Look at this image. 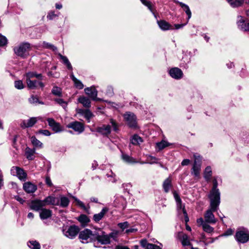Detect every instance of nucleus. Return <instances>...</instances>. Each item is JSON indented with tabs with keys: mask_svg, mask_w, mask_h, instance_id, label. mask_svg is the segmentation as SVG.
<instances>
[{
	"mask_svg": "<svg viewBox=\"0 0 249 249\" xmlns=\"http://www.w3.org/2000/svg\"><path fill=\"white\" fill-rule=\"evenodd\" d=\"M210 208L207 210L204 214V218L206 223L215 224L217 220L215 218L213 212L216 211L219 207L220 201L210 200Z\"/></svg>",
	"mask_w": 249,
	"mask_h": 249,
	"instance_id": "nucleus-1",
	"label": "nucleus"
},
{
	"mask_svg": "<svg viewBox=\"0 0 249 249\" xmlns=\"http://www.w3.org/2000/svg\"><path fill=\"white\" fill-rule=\"evenodd\" d=\"M96 230L91 231L86 229L79 232V238L83 243H87L95 240Z\"/></svg>",
	"mask_w": 249,
	"mask_h": 249,
	"instance_id": "nucleus-2",
	"label": "nucleus"
},
{
	"mask_svg": "<svg viewBox=\"0 0 249 249\" xmlns=\"http://www.w3.org/2000/svg\"><path fill=\"white\" fill-rule=\"evenodd\" d=\"M30 50L31 45L27 42L21 43L14 48L15 54L22 58H25L28 55Z\"/></svg>",
	"mask_w": 249,
	"mask_h": 249,
	"instance_id": "nucleus-3",
	"label": "nucleus"
},
{
	"mask_svg": "<svg viewBox=\"0 0 249 249\" xmlns=\"http://www.w3.org/2000/svg\"><path fill=\"white\" fill-rule=\"evenodd\" d=\"M235 237L238 242L246 243L249 240V231L245 228H239L236 232Z\"/></svg>",
	"mask_w": 249,
	"mask_h": 249,
	"instance_id": "nucleus-4",
	"label": "nucleus"
},
{
	"mask_svg": "<svg viewBox=\"0 0 249 249\" xmlns=\"http://www.w3.org/2000/svg\"><path fill=\"white\" fill-rule=\"evenodd\" d=\"M111 237V234H107L105 232L99 229L96 230L95 234V240H97L98 242L103 245H107L110 243Z\"/></svg>",
	"mask_w": 249,
	"mask_h": 249,
	"instance_id": "nucleus-5",
	"label": "nucleus"
},
{
	"mask_svg": "<svg viewBox=\"0 0 249 249\" xmlns=\"http://www.w3.org/2000/svg\"><path fill=\"white\" fill-rule=\"evenodd\" d=\"M194 163L192 169L191 174L196 178H199L201 165V157L197 154H194Z\"/></svg>",
	"mask_w": 249,
	"mask_h": 249,
	"instance_id": "nucleus-6",
	"label": "nucleus"
},
{
	"mask_svg": "<svg viewBox=\"0 0 249 249\" xmlns=\"http://www.w3.org/2000/svg\"><path fill=\"white\" fill-rule=\"evenodd\" d=\"M63 233L65 236L70 239H73L77 235L79 232V228L75 225H72L69 227H63Z\"/></svg>",
	"mask_w": 249,
	"mask_h": 249,
	"instance_id": "nucleus-7",
	"label": "nucleus"
},
{
	"mask_svg": "<svg viewBox=\"0 0 249 249\" xmlns=\"http://www.w3.org/2000/svg\"><path fill=\"white\" fill-rule=\"evenodd\" d=\"M218 183L216 179L213 180V187L209 195L210 200L220 201V193L217 189Z\"/></svg>",
	"mask_w": 249,
	"mask_h": 249,
	"instance_id": "nucleus-8",
	"label": "nucleus"
},
{
	"mask_svg": "<svg viewBox=\"0 0 249 249\" xmlns=\"http://www.w3.org/2000/svg\"><path fill=\"white\" fill-rule=\"evenodd\" d=\"M124 119L126 122L127 124L132 128H136L137 126V122L136 116L134 113L127 112L124 115Z\"/></svg>",
	"mask_w": 249,
	"mask_h": 249,
	"instance_id": "nucleus-9",
	"label": "nucleus"
},
{
	"mask_svg": "<svg viewBox=\"0 0 249 249\" xmlns=\"http://www.w3.org/2000/svg\"><path fill=\"white\" fill-rule=\"evenodd\" d=\"M11 174L13 176H17L21 181H25L27 175L24 170L18 166H13L11 169Z\"/></svg>",
	"mask_w": 249,
	"mask_h": 249,
	"instance_id": "nucleus-10",
	"label": "nucleus"
},
{
	"mask_svg": "<svg viewBox=\"0 0 249 249\" xmlns=\"http://www.w3.org/2000/svg\"><path fill=\"white\" fill-rule=\"evenodd\" d=\"M67 127L71 128L78 133H81L84 130V127L83 124L79 122L75 121L69 124Z\"/></svg>",
	"mask_w": 249,
	"mask_h": 249,
	"instance_id": "nucleus-11",
	"label": "nucleus"
},
{
	"mask_svg": "<svg viewBox=\"0 0 249 249\" xmlns=\"http://www.w3.org/2000/svg\"><path fill=\"white\" fill-rule=\"evenodd\" d=\"M237 24L238 28L244 31H249V21L245 20L241 16L238 17Z\"/></svg>",
	"mask_w": 249,
	"mask_h": 249,
	"instance_id": "nucleus-12",
	"label": "nucleus"
},
{
	"mask_svg": "<svg viewBox=\"0 0 249 249\" xmlns=\"http://www.w3.org/2000/svg\"><path fill=\"white\" fill-rule=\"evenodd\" d=\"M85 92L87 94L91 99L93 100H98L97 98L98 91L94 86L86 88L84 89Z\"/></svg>",
	"mask_w": 249,
	"mask_h": 249,
	"instance_id": "nucleus-13",
	"label": "nucleus"
},
{
	"mask_svg": "<svg viewBox=\"0 0 249 249\" xmlns=\"http://www.w3.org/2000/svg\"><path fill=\"white\" fill-rule=\"evenodd\" d=\"M27 87L30 89H36L39 86L42 89L45 87L44 84L39 80H30L26 82Z\"/></svg>",
	"mask_w": 249,
	"mask_h": 249,
	"instance_id": "nucleus-14",
	"label": "nucleus"
},
{
	"mask_svg": "<svg viewBox=\"0 0 249 249\" xmlns=\"http://www.w3.org/2000/svg\"><path fill=\"white\" fill-rule=\"evenodd\" d=\"M176 237L181 241V244L183 246L191 245L189 237L186 234H184L182 232H178Z\"/></svg>",
	"mask_w": 249,
	"mask_h": 249,
	"instance_id": "nucleus-15",
	"label": "nucleus"
},
{
	"mask_svg": "<svg viewBox=\"0 0 249 249\" xmlns=\"http://www.w3.org/2000/svg\"><path fill=\"white\" fill-rule=\"evenodd\" d=\"M170 75L176 79H179L182 77L183 72L182 71L178 68H173L169 71Z\"/></svg>",
	"mask_w": 249,
	"mask_h": 249,
	"instance_id": "nucleus-16",
	"label": "nucleus"
},
{
	"mask_svg": "<svg viewBox=\"0 0 249 249\" xmlns=\"http://www.w3.org/2000/svg\"><path fill=\"white\" fill-rule=\"evenodd\" d=\"M45 206L44 202L43 200H35L31 202L30 204V208L34 211H38L41 210V208Z\"/></svg>",
	"mask_w": 249,
	"mask_h": 249,
	"instance_id": "nucleus-17",
	"label": "nucleus"
},
{
	"mask_svg": "<svg viewBox=\"0 0 249 249\" xmlns=\"http://www.w3.org/2000/svg\"><path fill=\"white\" fill-rule=\"evenodd\" d=\"M111 125L104 124L96 128V131L103 135L107 136L111 132Z\"/></svg>",
	"mask_w": 249,
	"mask_h": 249,
	"instance_id": "nucleus-18",
	"label": "nucleus"
},
{
	"mask_svg": "<svg viewBox=\"0 0 249 249\" xmlns=\"http://www.w3.org/2000/svg\"><path fill=\"white\" fill-rule=\"evenodd\" d=\"M24 77L25 78L26 82L32 80L31 79L36 77L38 80H42L43 78L41 73H37L36 71H29L26 72Z\"/></svg>",
	"mask_w": 249,
	"mask_h": 249,
	"instance_id": "nucleus-19",
	"label": "nucleus"
},
{
	"mask_svg": "<svg viewBox=\"0 0 249 249\" xmlns=\"http://www.w3.org/2000/svg\"><path fill=\"white\" fill-rule=\"evenodd\" d=\"M37 121V118L32 117L27 120H23L20 124L22 128L32 127Z\"/></svg>",
	"mask_w": 249,
	"mask_h": 249,
	"instance_id": "nucleus-20",
	"label": "nucleus"
},
{
	"mask_svg": "<svg viewBox=\"0 0 249 249\" xmlns=\"http://www.w3.org/2000/svg\"><path fill=\"white\" fill-rule=\"evenodd\" d=\"M23 188L27 193H33L37 190V186L28 181L23 184Z\"/></svg>",
	"mask_w": 249,
	"mask_h": 249,
	"instance_id": "nucleus-21",
	"label": "nucleus"
},
{
	"mask_svg": "<svg viewBox=\"0 0 249 249\" xmlns=\"http://www.w3.org/2000/svg\"><path fill=\"white\" fill-rule=\"evenodd\" d=\"M173 195L177 203V207L178 211L179 212L181 211L183 213V210H185V207L184 205L182 204V201L180 198V196L176 192H174L173 193Z\"/></svg>",
	"mask_w": 249,
	"mask_h": 249,
	"instance_id": "nucleus-22",
	"label": "nucleus"
},
{
	"mask_svg": "<svg viewBox=\"0 0 249 249\" xmlns=\"http://www.w3.org/2000/svg\"><path fill=\"white\" fill-rule=\"evenodd\" d=\"M159 27L162 30L164 31L168 30H172L174 28L172 27V25L169 24L168 22L164 20H160L157 21Z\"/></svg>",
	"mask_w": 249,
	"mask_h": 249,
	"instance_id": "nucleus-23",
	"label": "nucleus"
},
{
	"mask_svg": "<svg viewBox=\"0 0 249 249\" xmlns=\"http://www.w3.org/2000/svg\"><path fill=\"white\" fill-rule=\"evenodd\" d=\"M228 2L232 7H237L241 6L244 2L249 4V0H227Z\"/></svg>",
	"mask_w": 249,
	"mask_h": 249,
	"instance_id": "nucleus-24",
	"label": "nucleus"
},
{
	"mask_svg": "<svg viewBox=\"0 0 249 249\" xmlns=\"http://www.w3.org/2000/svg\"><path fill=\"white\" fill-rule=\"evenodd\" d=\"M78 102L82 104L83 107L89 108L91 106V102L89 98L85 96H80L78 99Z\"/></svg>",
	"mask_w": 249,
	"mask_h": 249,
	"instance_id": "nucleus-25",
	"label": "nucleus"
},
{
	"mask_svg": "<svg viewBox=\"0 0 249 249\" xmlns=\"http://www.w3.org/2000/svg\"><path fill=\"white\" fill-rule=\"evenodd\" d=\"M108 209L107 208H103L99 213L95 214L93 215V220L96 222H99L103 218L105 214L108 212Z\"/></svg>",
	"mask_w": 249,
	"mask_h": 249,
	"instance_id": "nucleus-26",
	"label": "nucleus"
},
{
	"mask_svg": "<svg viewBox=\"0 0 249 249\" xmlns=\"http://www.w3.org/2000/svg\"><path fill=\"white\" fill-rule=\"evenodd\" d=\"M41 219H46L52 216V211L46 209H42L39 213Z\"/></svg>",
	"mask_w": 249,
	"mask_h": 249,
	"instance_id": "nucleus-27",
	"label": "nucleus"
},
{
	"mask_svg": "<svg viewBox=\"0 0 249 249\" xmlns=\"http://www.w3.org/2000/svg\"><path fill=\"white\" fill-rule=\"evenodd\" d=\"M35 149H30L27 148L25 150V156L29 160H33L35 158L34 154L35 153Z\"/></svg>",
	"mask_w": 249,
	"mask_h": 249,
	"instance_id": "nucleus-28",
	"label": "nucleus"
},
{
	"mask_svg": "<svg viewBox=\"0 0 249 249\" xmlns=\"http://www.w3.org/2000/svg\"><path fill=\"white\" fill-rule=\"evenodd\" d=\"M80 113L86 119L88 123L90 122L91 118L94 116L93 113L89 109L82 110Z\"/></svg>",
	"mask_w": 249,
	"mask_h": 249,
	"instance_id": "nucleus-29",
	"label": "nucleus"
},
{
	"mask_svg": "<svg viewBox=\"0 0 249 249\" xmlns=\"http://www.w3.org/2000/svg\"><path fill=\"white\" fill-rule=\"evenodd\" d=\"M212 175V171L211 166L206 167L204 172V178L207 181H209Z\"/></svg>",
	"mask_w": 249,
	"mask_h": 249,
	"instance_id": "nucleus-30",
	"label": "nucleus"
},
{
	"mask_svg": "<svg viewBox=\"0 0 249 249\" xmlns=\"http://www.w3.org/2000/svg\"><path fill=\"white\" fill-rule=\"evenodd\" d=\"M158 159L155 157L151 155H146V161L144 162H141V164L149 163L150 164L154 163H158Z\"/></svg>",
	"mask_w": 249,
	"mask_h": 249,
	"instance_id": "nucleus-31",
	"label": "nucleus"
},
{
	"mask_svg": "<svg viewBox=\"0 0 249 249\" xmlns=\"http://www.w3.org/2000/svg\"><path fill=\"white\" fill-rule=\"evenodd\" d=\"M171 179L170 178H166L163 183V188L165 193H168L171 187Z\"/></svg>",
	"mask_w": 249,
	"mask_h": 249,
	"instance_id": "nucleus-32",
	"label": "nucleus"
},
{
	"mask_svg": "<svg viewBox=\"0 0 249 249\" xmlns=\"http://www.w3.org/2000/svg\"><path fill=\"white\" fill-rule=\"evenodd\" d=\"M43 201L44 202V206L46 204L59 205L58 202H56V198L53 196H48Z\"/></svg>",
	"mask_w": 249,
	"mask_h": 249,
	"instance_id": "nucleus-33",
	"label": "nucleus"
},
{
	"mask_svg": "<svg viewBox=\"0 0 249 249\" xmlns=\"http://www.w3.org/2000/svg\"><path fill=\"white\" fill-rule=\"evenodd\" d=\"M31 142L34 146L36 148H42L43 143L38 140H37L35 136H32L30 138Z\"/></svg>",
	"mask_w": 249,
	"mask_h": 249,
	"instance_id": "nucleus-34",
	"label": "nucleus"
},
{
	"mask_svg": "<svg viewBox=\"0 0 249 249\" xmlns=\"http://www.w3.org/2000/svg\"><path fill=\"white\" fill-rule=\"evenodd\" d=\"M122 158L125 162L129 163H133L137 162L135 159L126 154H122Z\"/></svg>",
	"mask_w": 249,
	"mask_h": 249,
	"instance_id": "nucleus-35",
	"label": "nucleus"
},
{
	"mask_svg": "<svg viewBox=\"0 0 249 249\" xmlns=\"http://www.w3.org/2000/svg\"><path fill=\"white\" fill-rule=\"evenodd\" d=\"M78 220L83 225H87L90 221L89 217L85 214L80 215Z\"/></svg>",
	"mask_w": 249,
	"mask_h": 249,
	"instance_id": "nucleus-36",
	"label": "nucleus"
},
{
	"mask_svg": "<svg viewBox=\"0 0 249 249\" xmlns=\"http://www.w3.org/2000/svg\"><path fill=\"white\" fill-rule=\"evenodd\" d=\"M70 203V200L68 197L64 196L60 197V206L63 208H66L68 206Z\"/></svg>",
	"mask_w": 249,
	"mask_h": 249,
	"instance_id": "nucleus-37",
	"label": "nucleus"
},
{
	"mask_svg": "<svg viewBox=\"0 0 249 249\" xmlns=\"http://www.w3.org/2000/svg\"><path fill=\"white\" fill-rule=\"evenodd\" d=\"M59 56L62 60L63 63L66 65L67 67L69 70H72V68L71 63L68 60V58L66 56H63L60 53H59Z\"/></svg>",
	"mask_w": 249,
	"mask_h": 249,
	"instance_id": "nucleus-38",
	"label": "nucleus"
},
{
	"mask_svg": "<svg viewBox=\"0 0 249 249\" xmlns=\"http://www.w3.org/2000/svg\"><path fill=\"white\" fill-rule=\"evenodd\" d=\"M131 143L134 145H137L140 144L142 142V140L138 135H134L131 139Z\"/></svg>",
	"mask_w": 249,
	"mask_h": 249,
	"instance_id": "nucleus-39",
	"label": "nucleus"
},
{
	"mask_svg": "<svg viewBox=\"0 0 249 249\" xmlns=\"http://www.w3.org/2000/svg\"><path fill=\"white\" fill-rule=\"evenodd\" d=\"M28 246L31 249H40V246L38 242L36 241H29Z\"/></svg>",
	"mask_w": 249,
	"mask_h": 249,
	"instance_id": "nucleus-40",
	"label": "nucleus"
},
{
	"mask_svg": "<svg viewBox=\"0 0 249 249\" xmlns=\"http://www.w3.org/2000/svg\"><path fill=\"white\" fill-rule=\"evenodd\" d=\"M142 3L147 6L149 10L154 14V11L151 2L147 0H140Z\"/></svg>",
	"mask_w": 249,
	"mask_h": 249,
	"instance_id": "nucleus-41",
	"label": "nucleus"
},
{
	"mask_svg": "<svg viewBox=\"0 0 249 249\" xmlns=\"http://www.w3.org/2000/svg\"><path fill=\"white\" fill-rule=\"evenodd\" d=\"M208 223H206L205 224H204V225L202 226V228L204 231L210 233L213 231L214 229L208 225Z\"/></svg>",
	"mask_w": 249,
	"mask_h": 249,
	"instance_id": "nucleus-42",
	"label": "nucleus"
},
{
	"mask_svg": "<svg viewBox=\"0 0 249 249\" xmlns=\"http://www.w3.org/2000/svg\"><path fill=\"white\" fill-rule=\"evenodd\" d=\"M42 45L43 48H46V49H49L53 51L57 50V48L56 47H55L54 45H53L49 43L46 42L45 41H44L42 43Z\"/></svg>",
	"mask_w": 249,
	"mask_h": 249,
	"instance_id": "nucleus-43",
	"label": "nucleus"
},
{
	"mask_svg": "<svg viewBox=\"0 0 249 249\" xmlns=\"http://www.w3.org/2000/svg\"><path fill=\"white\" fill-rule=\"evenodd\" d=\"M72 198L75 200V201L76 202V204L79 206L80 207L84 209V210L88 211V209L85 206V204L80 201L79 199H78L77 198H76L75 196H72Z\"/></svg>",
	"mask_w": 249,
	"mask_h": 249,
	"instance_id": "nucleus-44",
	"label": "nucleus"
},
{
	"mask_svg": "<svg viewBox=\"0 0 249 249\" xmlns=\"http://www.w3.org/2000/svg\"><path fill=\"white\" fill-rule=\"evenodd\" d=\"M54 101L61 106L64 109H65L67 107V103L62 99L55 98L54 99Z\"/></svg>",
	"mask_w": 249,
	"mask_h": 249,
	"instance_id": "nucleus-45",
	"label": "nucleus"
},
{
	"mask_svg": "<svg viewBox=\"0 0 249 249\" xmlns=\"http://www.w3.org/2000/svg\"><path fill=\"white\" fill-rule=\"evenodd\" d=\"M52 93L56 96H61L62 95V90L61 89L57 87H54L52 90Z\"/></svg>",
	"mask_w": 249,
	"mask_h": 249,
	"instance_id": "nucleus-46",
	"label": "nucleus"
},
{
	"mask_svg": "<svg viewBox=\"0 0 249 249\" xmlns=\"http://www.w3.org/2000/svg\"><path fill=\"white\" fill-rule=\"evenodd\" d=\"M156 145L160 150H161L168 146L169 145V143L166 141H162L160 142L157 143Z\"/></svg>",
	"mask_w": 249,
	"mask_h": 249,
	"instance_id": "nucleus-47",
	"label": "nucleus"
},
{
	"mask_svg": "<svg viewBox=\"0 0 249 249\" xmlns=\"http://www.w3.org/2000/svg\"><path fill=\"white\" fill-rule=\"evenodd\" d=\"M51 128H52L53 130L56 133L60 132L63 130V129L60 124L57 122Z\"/></svg>",
	"mask_w": 249,
	"mask_h": 249,
	"instance_id": "nucleus-48",
	"label": "nucleus"
},
{
	"mask_svg": "<svg viewBox=\"0 0 249 249\" xmlns=\"http://www.w3.org/2000/svg\"><path fill=\"white\" fill-rule=\"evenodd\" d=\"M29 101L31 104H35L36 103H38L40 104L43 105L44 103L41 101H39L38 98L36 96L32 95L29 99Z\"/></svg>",
	"mask_w": 249,
	"mask_h": 249,
	"instance_id": "nucleus-49",
	"label": "nucleus"
},
{
	"mask_svg": "<svg viewBox=\"0 0 249 249\" xmlns=\"http://www.w3.org/2000/svg\"><path fill=\"white\" fill-rule=\"evenodd\" d=\"M117 225L118 227L120 228L122 231H124L125 229L128 228L129 224L128 222L125 221L122 223H119Z\"/></svg>",
	"mask_w": 249,
	"mask_h": 249,
	"instance_id": "nucleus-50",
	"label": "nucleus"
},
{
	"mask_svg": "<svg viewBox=\"0 0 249 249\" xmlns=\"http://www.w3.org/2000/svg\"><path fill=\"white\" fill-rule=\"evenodd\" d=\"M36 134H41L46 136H49L51 134V132L46 129H40L36 132Z\"/></svg>",
	"mask_w": 249,
	"mask_h": 249,
	"instance_id": "nucleus-51",
	"label": "nucleus"
},
{
	"mask_svg": "<svg viewBox=\"0 0 249 249\" xmlns=\"http://www.w3.org/2000/svg\"><path fill=\"white\" fill-rule=\"evenodd\" d=\"M15 87L16 89H21L24 88V85L22 81L21 80L16 81L15 82Z\"/></svg>",
	"mask_w": 249,
	"mask_h": 249,
	"instance_id": "nucleus-52",
	"label": "nucleus"
},
{
	"mask_svg": "<svg viewBox=\"0 0 249 249\" xmlns=\"http://www.w3.org/2000/svg\"><path fill=\"white\" fill-rule=\"evenodd\" d=\"M73 82L75 87L79 89H82L84 87V85L81 82V81L77 79H76V80H75Z\"/></svg>",
	"mask_w": 249,
	"mask_h": 249,
	"instance_id": "nucleus-53",
	"label": "nucleus"
},
{
	"mask_svg": "<svg viewBox=\"0 0 249 249\" xmlns=\"http://www.w3.org/2000/svg\"><path fill=\"white\" fill-rule=\"evenodd\" d=\"M7 39L6 37L0 34V46H3L7 44Z\"/></svg>",
	"mask_w": 249,
	"mask_h": 249,
	"instance_id": "nucleus-54",
	"label": "nucleus"
},
{
	"mask_svg": "<svg viewBox=\"0 0 249 249\" xmlns=\"http://www.w3.org/2000/svg\"><path fill=\"white\" fill-rule=\"evenodd\" d=\"M175 2L179 4V5L183 9L184 11L185 12H187L188 11H189L190 10V8L187 5H186L181 2H179L178 1H175Z\"/></svg>",
	"mask_w": 249,
	"mask_h": 249,
	"instance_id": "nucleus-55",
	"label": "nucleus"
},
{
	"mask_svg": "<svg viewBox=\"0 0 249 249\" xmlns=\"http://www.w3.org/2000/svg\"><path fill=\"white\" fill-rule=\"evenodd\" d=\"M110 123L111 124L112 127H113V130L115 132H117L118 130V128L116 123L113 119H110Z\"/></svg>",
	"mask_w": 249,
	"mask_h": 249,
	"instance_id": "nucleus-56",
	"label": "nucleus"
},
{
	"mask_svg": "<svg viewBox=\"0 0 249 249\" xmlns=\"http://www.w3.org/2000/svg\"><path fill=\"white\" fill-rule=\"evenodd\" d=\"M140 244L142 247L146 248L147 249H148V245H150V243H148L146 239L142 240L140 241Z\"/></svg>",
	"mask_w": 249,
	"mask_h": 249,
	"instance_id": "nucleus-57",
	"label": "nucleus"
},
{
	"mask_svg": "<svg viewBox=\"0 0 249 249\" xmlns=\"http://www.w3.org/2000/svg\"><path fill=\"white\" fill-rule=\"evenodd\" d=\"M47 120L48 121L49 125L51 127H52L56 123V122H55L53 119L51 118H48Z\"/></svg>",
	"mask_w": 249,
	"mask_h": 249,
	"instance_id": "nucleus-58",
	"label": "nucleus"
},
{
	"mask_svg": "<svg viewBox=\"0 0 249 249\" xmlns=\"http://www.w3.org/2000/svg\"><path fill=\"white\" fill-rule=\"evenodd\" d=\"M196 222L199 226H202V227L206 223L205 220L201 217L198 218Z\"/></svg>",
	"mask_w": 249,
	"mask_h": 249,
	"instance_id": "nucleus-59",
	"label": "nucleus"
},
{
	"mask_svg": "<svg viewBox=\"0 0 249 249\" xmlns=\"http://www.w3.org/2000/svg\"><path fill=\"white\" fill-rule=\"evenodd\" d=\"M233 231L231 229H228L225 232H224L222 235H221V236H229L232 234Z\"/></svg>",
	"mask_w": 249,
	"mask_h": 249,
	"instance_id": "nucleus-60",
	"label": "nucleus"
},
{
	"mask_svg": "<svg viewBox=\"0 0 249 249\" xmlns=\"http://www.w3.org/2000/svg\"><path fill=\"white\" fill-rule=\"evenodd\" d=\"M55 17H56V14H55L54 12H51L48 14L47 16V18L51 20L54 18H55Z\"/></svg>",
	"mask_w": 249,
	"mask_h": 249,
	"instance_id": "nucleus-61",
	"label": "nucleus"
},
{
	"mask_svg": "<svg viewBox=\"0 0 249 249\" xmlns=\"http://www.w3.org/2000/svg\"><path fill=\"white\" fill-rule=\"evenodd\" d=\"M148 249H161L159 246H158L156 245L150 244V245H149L148 246Z\"/></svg>",
	"mask_w": 249,
	"mask_h": 249,
	"instance_id": "nucleus-62",
	"label": "nucleus"
},
{
	"mask_svg": "<svg viewBox=\"0 0 249 249\" xmlns=\"http://www.w3.org/2000/svg\"><path fill=\"white\" fill-rule=\"evenodd\" d=\"M45 182L49 186L51 187L53 185L51 178L49 177H46L45 178Z\"/></svg>",
	"mask_w": 249,
	"mask_h": 249,
	"instance_id": "nucleus-63",
	"label": "nucleus"
},
{
	"mask_svg": "<svg viewBox=\"0 0 249 249\" xmlns=\"http://www.w3.org/2000/svg\"><path fill=\"white\" fill-rule=\"evenodd\" d=\"M15 198L21 204H23L25 201L24 200H23L21 197H19L18 196H15Z\"/></svg>",
	"mask_w": 249,
	"mask_h": 249,
	"instance_id": "nucleus-64",
	"label": "nucleus"
}]
</instances>
